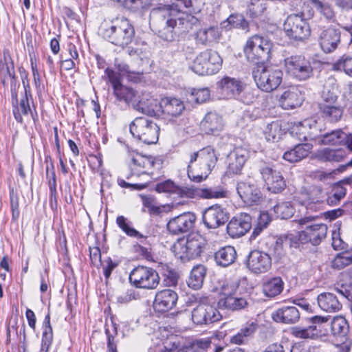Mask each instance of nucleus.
Instances as JSON below:
<instances>
[{
    "mask_svg": "<svg viewBox=\"0 0 352 352\" xmlns=\"http://www.w3.org/2000/svg\"><path fill=\"white\" fill-rule=\"evenodd\" d=\"M236 190L241 199L248 204H257L262 199L260 190L254 185L245 182H239Z\"/></svg>",
    "mask_w": 352,
    "mask_h": 352,
    "instance_id": "obj_25",
    "label": "nucleus"
},
{
    "mask_svg": "<svg viewBox=\"0 0 352 352\" xmlns=\"http://www.w3.org/2000/svg\"><path fill=\"white\" fill-rule=\"evenodd\" d=\"M338 99V96L331 94L329 98H325L326 102L319 104V111L322 116L329 119L331 122H337L342 116V110L333 105Z\"/></svg>",
    "mask_w": 352,
    "mask_h": 352,
    "instance_id": "obj_27",
    "label": "nucleus"
},
{
    "mask_svg": "<svg viewBox=\"0 0 352 352\" xmlns=\"http://www.w3.org/2000/svg\"><path fill=\"white\" fill-rule=\"evenodd\" d=\"M290 333L299 338H314L318 336L316 325H310L307 328L292 327L290 328Z\"/></svg>",
    "mask_w": 352,
    "mask_h": 352,
    "instance_id": "obj_46",
    "label": "nucleus"
},
{
    "mask_svg": "<svg viewBox=\"0 0 352 352\" xmlns=\"http://www.w3.org/2000/svg\"><path fill=\"white\" fill-rule=\"evenodd\" d=\"M195 155L188 166V175L190 180L195 182H201L205 179L212 167L217 160L216 155H212L209 160L206 155Z\"/></svg>",
    "mask_w": 352,
    "mask_h": 352,
    "instance_id": "obj_10",
    "label": "nucleus"
},
{
    "mask_svg": "<svg viewBox=\"0 0 352 352\" xmlns=\"http://www.w3.org/2000/svg\"><path fill=\"white\" fill-rule=\"evenodd\" d=\"M218 89L227 98H232L239 95L243 89V82L229 76H224L217 83Z\"/></svg>",
    "mask_w": 352,
    "mask_h": 352,
    "instance_id": "obj_24",
    "label": "nucleus"
},
{
    "mask_svg": "<svg viewBox=\"0 0 352 352\" xmlns=\"http://www.w3.org/2000/svg\"><path fill=\"white\" fill-rule=\"evenodd\" d=\"M100 34L106 41L122 48L131 44L135 37V28L125 16L104 20L99 28Z\"/></svg>",
    "mask_w": 352,
    "mask_h": 352,
    "instance_id": "obj_1",
    "label": "nucleus"
},
{
    "mask_svg": "<svg viewBox=\"0 0 352 352\" xmlns=\"http://www.w3.org/2000/svg\"><path fill=\"white\" fill-rule=\"evenodd\" d=\"M245 265L252 274H264L272 267V258L265 252L254 250L247 256Z\"/></svg>",
    "mask_w": 352,
    "mask_h": 352,
    "instance_id": "obj_13",
    "label": "nucleus"
},
{
    "mask_svg": "<svg viewBox=\"0 0 352 352\" xmlns=\"http://www.w3.org/2000/svg\"><path fill=\"white\" fill-rule=\"evenodd\" d=\"M317 300L320 308L326 312H336L342 309V304L332 293H322L318 296Z\"/></svg>",
    "mask_w": 352,
    "mask_h": 352,
    "instance_id": "obj_28",
    "label": "nucleus"
},
{
    "mask_svg": "<svg viewBox=\"0 0 352 352\" xmlns=\"http://www.w3.org/2000/svg\"><path fill=\"white\" fill-rule=\"evenodd\" d=\"M221 315L213 305L200 303L192 311V320L197 324H208L219 321Z\"/></svg>",
    "mask_w": 352,
    "mask_h": 352,
    "instance_id": "obj_14",
    "label": "nucleus"
},
{
    "mask_svg": "<svg viewBox=\"0 0 352 352\" xmlns=\"http://www.w3.org/2000/svg\"><path fill=\"white\" fill-rule=\"evenodd\" d=\"M218 307L231 311H239L246 308L249 303L244 297L239 296V293L228 298H219Z\"/></svg>",
    "mask_w": 352,
    "mask_h": 352,
    "instance_id": "obj_29",
    "label": "nucleus"
},
{
    "mask_svg": "<svg viewBox=\"0 0 352 352\" xmlns=\"http://www.w3.org/2000/svg\"><path fill=\"white\" fill-rule=\"evenodd\" d=\"M335 72H343L347 76L352 77V54H343L331 66Z\"/></svg>",
    "mask_w": 352,
    "mask_h": 352,
    "instance_id": "obj_37",
    "label": "nucleus"
},
{
    "mask_svg": "<svg viewBox=\"0 0 352 352\" xmlns=\"http://www.w3.org/2000/svg\"><path fill=\"white\" fill-rule=\"evenodd\" d=\"M237 254L235 248L231 245L221 248L214 254V259L218 265L228 267L234 263Z\"/></svg>",
    "mask_w": 352,
    "mask_h": 352,
    "instance_id": "obj_31",
    "label": "nucleus"
},
{
    "mask_svg": "<svg viewBox=\"0 0 352 352\" xmlns=\"http://www.w3.org/2000/svg\"><path fill=\"white\" fill-rule=\"evenodd\" d=\"M286 240V236L278 237L274 246V256L278 258H281L285 256L284 243Z\"/></svg>",
    "mask_w": 352,
    "mask_h": 352,
    "instance_id": "obj_62",
    "label": "nucleus"
},
{
    "mask_svg": "<svg viewBox=\"0 0 352 352\" xmlns=\"http://www.w3.org/2000/svg\"><path fill=\"white\" fill-rule=\"evenodd\" d=\"M177 185L175 183L168 179L166 181L158 183L155 186V190L158 192H168L171 194L175 193Z\"/></svg>",
    "mask_w": 352,
    "mask_h": 352,
    "instance_id": "obj_60",
    "label": "nucleus"
},
{
    "mask_svg": "<svg viewBox=\"0 0 352 352\" xmlns=\"http://www.w3.org/2000/svg\"><path fill=\"white\" fill-rule=\"evenodd\" d=\"M200 126L202 131L208 135H216L223 128L222 118L217 113L213 112L206 114Z\"/></svg>",
    "mask_w": 352,
    "mask_h": 352,
    "instance_id": "obj_26",
    "label": "nucleus"
},
{
    "mask_svg": "<svg viewBox=\"0 0 352 352\" xmlns=\"http://www.w3.org/2000/svg\"><path fill=\"white\" fill-rule=\"evenodd\" d=\"M272 48L273 43L271 41L254 34L248 38L243 52L249 63L258 67L271 61Z\"/></svg>",
    "mask_w": 352,
    "mask_h": 352,
    "instance_id": "obj_2",
    "label": "nucleus"
},
{
    "mask_svg": "<svg viewBox=\"0 0 352 352\" xmlns=\"http://www.w3.org/2000/svg\"><path fill=\"white\" fill-rule=\"evenodd\" d=\"M311 124L309 120L293 123L289 125L288 131L292 138H297L300 141H306L308 138L312 139L311 133Z\"/></svg>",
    "mask_w": 352,
    "mask_h": 352,
    "instance_id": "obj_30",
    "label": "nucleus"
},
{
    "mask_svg": "<svg viewBox=\"0 0 352 352\" xmlns=\"http://www.w3.org/2000/svg\"><path fill=\"white\" fill-rule=\"evenodd\" d=\"M346 193V190L340 184H336L333 188V194L329 195L327 202L329 206L338 205Z\"/></svg>",
    "mask_w": 352,
    "mask_h": 352,
    "instance_id": "obj_51",
    "label": "nucleus"
},
{
    "mask_svg": "<svg viewBox=\"0 0 352 352\" xmlns=\"http://www.w3.org/2000/svg\"><path fill=\"white\" fill-rule=\"evenodd\" d=\"M287 74L302 81L314 75V68L309 58L304 55L291 56L287 58Z\"/></svg>",
    "mask_w": 352,
    "mask_h": 352,
    "instance_id": "obj_11",
    "label": "nucleus"
},
{
    "mask_svg": "<svg viewBox=\"0 0 352 352\" xmlns=\"http://www.w3.org/2000/svg\"><path fill=\"white\" fill-rule=\"evenodd\" d=\"M344 133L341 130L333 131L322 135L319 140L320 145L340 146L343 142Z\"/></svg>",
    "mask_w": 352,
    "mask_h": 352,
    "instance_id": "obj_41",
    "label": "nucleus"
},
{
    "mask_svg": "<svg viewBox=\"0 0 352 352\" xmlns=\"http://www.w3.org/2000/svg\"><path fill=\"white\" fill-rule=\"evenodd\" d=\"M16 80L14 64L0 65V81L4 88H8L9 80Z\"/></svg>",
    "mask_w": 352,
    "mask_h": 352,
    "instance_id": "obj_45",
    "label": "nucleus"
},
{
    "mask_svg": "<svg viewBox=\"0 0 352 352\" xmlns=\"http://www.w3.org/2000/svg\"><path fill=\"white\" fill-rule=\"evenodd\" d=\"M12 112L15 120L19 123H23V116H28V114H31L34 122L38 121V114L34 105L31 91H30V94L24 91V94L22 96L20 102L13 104Z\"/></svg>",
    "mask_w": 352,
    "mask_h": 352,
    "instance_id": "obj_16",
    "label": "nucleus"
},
{
    "mask_svg": "<svg viewBox=\"0 0 352 352\" xmlns=\"http://www.w3.org/2000/svg\"><path fill=\"white\" fill-rule=\"evenodd\" d=\"M177 294L173 289H166L158 292L153 302V308L158 312H166L175 307Z\"/></svg>",
    "mask_w": 352,
    "mask_h": 352,
    "instance_id": "obj_20",
    "label": "nucleus"
},
{
    "mask_svg": "<svg viewBox=\"0 0 352 352\" xmlns=\"http://www.w3.org/2000/svg\"><path fill=\"white\" fill-rule=\"evenodd\" d=\"M162 16L166 19L167 28L170 29V32L177 25V21H181L184 19L183 14L179 9L173 5H166L162 8Z\"/></svg>",
    "mask_w": 352,
    "mask_h": 352,
    "instance_id": "obj_33",
    "label": "nucleus"
},
{
    "mask_svg": "<svg viewBox=\"0 0 352 352\" xmlns=\"http://www.w3.org/2000/svg\"><path fill=\"white\" fill-rule=\"evenodd\" d=\"M10 199L12 219L16 221L19 217V204L18 195L13 189L10 191Z\"/></svg>",
    "mask_w": 352,
    "mask_h": 352,
    "instance_id": "obj_59",
    "label": "nucleus"
},
{
    "mask_svg": "<svg viewBox=\"0 0 352 352\" xmlns=\"http://www.w3.org/2000/svg\"><path fill=\"white\" fill-rule=\"evenodd\" d=\"M132 135L145 144H155L159 138L160 127L153 120L145 117L135 118L129 126Z\"/></svg>",
    "mask_w": 352,
    "mask_h": 352,
    "instance_id": "obj_7",
    "label": "nucleus"
},
{
    "mask_svg": "<svg viewBox=\"0 0 352 352\" xmlns=\"http://www.w3.org/2000/svg\"><path fill=\"white\" fill-rule=\"evenodd\" d=\"M283 73L270 65H258L253 70V77L257 87L265 92L276 89L282 82Z\"/></svg>",
    "mask_w": 352,
    "mask_h": 352,
    "instance_id": "obj_6",
    "label": "nucleus"
},
{
    "mask_svg": "<svg viewBox=\"0 0 352 352\" xmlns=\"http://www.w3.org/2000/svg\"><path fill=\"white\" fill-rule=\"evenodd\" d=\"M228 219L226 211L219 205L208 208L203 214V221L210 229L217 228L224 224Z\"/></svg>",
    "mask_w": 352,
    "mask_h": 352,
    "instance_id": "obj_21",
    "label": "nucleus"
},
{
    "mask_svg": "<svg viewBox=\"0 0 352 352\" xmlns=\"http://www.w3.org/2000/svg\"><path fill=\"white\" fill-rule=\"evenodd\" d=\"M303 101L301 92L297 87L290 86L287 89V108L294 109L300 107Z\"/></svg>",
    "mask_w": 352,
    "mask_h": 352,
    "instance_id": "obj_49",
    "label": "nucleus"
},
{
    "mask_svg": "<svg viewBox=\"0 0 352 352\" xmlns=\"http://www.w3.org/2000/svg\"><path fill=\"white\" fill-rule=\"evenodd\" d=\"M53 341V331L50 324V316L47 314L43 322V333L41 349L49 351Z\"/></svg>",
    "mask_w": 352,
    "mask_h": 352,
    "instance_id": "obj_36",
    "label": "nucleus"
},
{
    "mask_svg": "<svg viewBox=\"0 0 352 352\" xmlns=\"http://www.w3.org/2000/svg\"><path fill=\"white\" fill-rule=\"evenodd\" d=\"M196 216L192 212H184L173 219L168 224L167 229L173 234H179L188 232L194 227Z\"/></svg>",
    "mask_w": 352,
    "mask_h": 352,
    "instance_id": "obj_19",
    "label": "nucleus"
},
{
    "mask_svg": "<svg viewBox=\"0 0 352 352\" xmlns=\"http://www.w3.org/2000/svg\"><path fill=\"white\" fill-rule=\"evenodd\" d=\"M352 263V254L349 252L338 254L332 261V267L341 270Z\"/></svg>",
    "mask_w": 352,
    "mask_h": 352,
    "instance_id": "obj_55",
    "label": "nucleus"
},
{
    "mask_svg": "<svg viewBox=\"0 0 352 352\" xmlns=\"http://www.w3.org/2000/svg\"><path fill=\"white\" fill-rule=\"evenodd\" d=\"M314 5L319 10V11L327 19H331L334 16L333 9L329 5L323 4L318 0H311Z\"/></svg>",
    "mask_w": 352,
    "mask_h": 352,
    "instance_id": "obj_61",
    "label": "nucleus"
},
{
    "mask_svg": "<svg viewBox=\"0 0 352 352\" xmlns=\"http://www.w3.org/2000/svg\"><path fill=\"white\" fill-rule=\"evenodd\" d=\"M108 82L111 85L113 94L116 100L126 105L135 104L140 98L138 91L133 87L122 83V76L120 72L112 68L107 67L104 70Z\"/></svg>",
    "mask_w": 352,
    "mask_h": 352,
    "instance_id": "obj_4",
    "label": "nucleus"
},
{
    "mask_svg": "<svg viewBox=\"0 0 352 352\" xmlns=\"http://www.w3.org/2000/svg\"><path fill=\"white\" fill-rule=\"evenodd\" d=\"M175 194L182 198H195L198 197V188L177 186Z\"/></svg>",
    "mask_w": 352,
    "mask_h": 352,
    "instance_id": "obj_57",
    "label": "nucleus"
},
{
    "mask_svg": "<svg viewBox=\"0 0 352 352\" xmlns=\"http://www.w3.org/2000/svg\"><path fill=\"white\" fill-rule=\"evenodd\" d=\"M222 63V58L217 52L206 49L197 55L191 69L201 76L213 75L221 69Z\"/></svg>",
    "mask_w": 352,
    "mask_h": 352,
    "instance_id": "obj_5",
    "label": "nucleus"
},
{
    "mask_svg": "<svg viewBox=\"0 0 352 352\" xmlns=\"http://www.w3.org/2000/svg\"><path fill=\"white\" fill-rule=\"evenodd\" d=\"M228 196V191L221 186L198 188V197L203 199H221Z\"/></svg>",
    "mask_w": 352,
    "mask_h": 352,
    "instance_id": "obj_35",
    "label": "nucleus"
},
{
    "mask_svg": "<svg viewBox=\"0 0 352 352\" xmlns=\"http://www.w3.org/2000/svg\"><path fill=\"white\" fill-rule=\"evenodd\" d=\"M103 274L106 278H109L111 272L118 266V263L113 262L111 258H107L102 263Z\"/></svg>",
    "mask_w": 352,
    "mask_h": 352,
    "instance_id": "obj_64",
    "label": "nucleus"
},
{
    "mask_svg": "<svg viewBox=\"0 0 352 352\" xmlns=\"http://www.w3.org/2000/svg\"><path fill=\"white\" fill-rule=\"evenodd\" d=\"M228 21L233 28L245 30L249 27L248 22L241 14H231L228 17Z\"/></svg>",
    "mask_w": 352,
    "mask_h": 352,
    "instance_id": "obj_58",
    "label": "nucleus"
},
{
    "mask_svg": "<svg viewBox=\"0 0 352 352\" xmlns=\"http://www.w3.org/2000/svg\"><path fill=\"white\" fill-rule=\"evenodd\" d=\"M215 30L214 28L199 30L195 36L197 42L202 45H207L214 38Z\"/></svg>",
    "mask_w": 352,
    "mask_h": 352,
    "instance_id": "obj_54",
    "label": "nucleus"
},
{
    "mask_svg": "<svg viewBox=\"0 0 352 352\" xmlns=\"http://www.w3.org/2000/svg\"><path fill=\"white\" fill-rule=\"evenodd\" d=\"M162 160L153 155H135L132 158L133 167L143 168L147 170L152 168L160 170L162 167Z\"/></svg>",
    "mask_w": 352,
    "mask_h": 352,
    "instance_id": "obj_32",
    "label": "nucleus"
},
{
    "mask_svg": "<svg viewBox=\"0 0 352 352\" xmlns=\"http://www.w3.org/2000/svg\"><path fill=\"white\" fill-rule=\"evenodd\" d=\"M211 346V341L208 339L197 340L190 345L184 346L177 352H208Z\"/></svg>",
    "mask_w": 352,
    "mask_h": 352,
    "instance_id": "obj_43",
    "label": "nucleus"
},
{
    "mask_svg": "<svg viewBox=\"0 0 352 352\" xmlns=\"http://www.w3.org/2000/svg\"><path fill=\"white\" fill-rule=\"evenodd\" d=\"M311 4L314 5L311 0H297L296 6L300 7L298 14L305 20L311 18L314 14V11Z\"/></svg>",
    "mask_w": 352,
    "mask_h": 352,
    "instance_id": "obj_56",
    "label": "nucleus"
},
{
    "mask_svg": "<svg viewBox=\"0 0 352 352\" xmlns=\"http://www.w3.org/2000/svg\"><path fill=\"white\" fill-rule=\"evenodd\" d=\"M327 233V226L323 223L307 226L305 230L287 234L290 246L298 248L300 245L310 243L313 245L320 243Z\"/></svg>",
    "mask_w": 352,
    "mask_h": 352,
    "instance_id": "obj_8",
    "label": "nucleus"
},
{
    "mask_svg": "<svg viewBox=\"0 0 352 352\" xmlns=\"http://www.w3.org/2000/svg\"><path fill=\"white\" fill-rule=\"evenodd\" d=\"M129 281L138 288L153 289L159 285L160 277L153 268L139 265L130 272Z\"/></svg>",
    "mask_w": 352,
    "mask_h": 352,
    "instance_id": "obj_9",
    "label": "nucleus"
},
{
    "mask_svg": "<svg viewBox=\"0 0 352 352\" xmlns=\"http://www.w3.org/2000/svg\"><path fill=\"white\" fill-rule=\"evenodd\" d=\"M206 239L198 233L179 239L172 246L175 257L182 262L195 259L201 256L206 246Z\"/></svg>",
    "mask_w": 352,
    "mask_h": 352,
    "instance_id": "obj_3",
    "label": "nucleus"
},
{
    "mask_svg": "<svg viewBox=\"0 0 352 352\" xmlns=\"http://www.w3.org/2000/svg\"><path fill=\"white\" fill-rule=\"evenodd\" d=\"M266 133L269 138H271L274 141L281 139L286 133L285 129L283 128L282 123L279 120L272 122L267 125Z\"/></svg>",
    "mask_w": 352,
    "mask_h": 352,
    "instance_id": "obj_50",
    "label": "nucleus"
},
{
    "mask_svg": "<svg viewBox=\"0 0 352 352\" xmlns=\"http://www.w3.org/2000/svg\"><path fill=\"white\" fill-rule=\"evenodd\" d=\"M120 6L127 8L134 9L144 4V0H113Z\"/></svg>",
    "mask_w": 352,
    "mask_h": 352,
    "instance_id": "obj_63",
    "label": "nucleus"
},
{
    "mask_svg": "<svg viewBox=\"0 0 352 352\" xmlns=\"http://www.w3.org/2000/svg\"><path fill=\"white\" fill-rule=\"evenodd\" d=\"M287 36L297 41H302L310 34V29L306 20L298 14L287 16Z\"/></svg>",
    "mask_w": 352,
    "mask_h": 352,
    "instance_id": "obj_15",
    "label": "nucleus"
},
{
    "mask_svg": "<svg viewBox=\"0 0 352 352\" xmlns=\"http://www.w3.org/2000/svg\"><path fill=\"white\" fill-rule=\"evenodd\" d=\"M318 42L324 52H332L340 42V32L334 27H328L320 33Z\"/></svg>",
    "mask_w": 352,
    "mask_h": 352,
    "instance_id": "obj_22",
    "label": "nucleus"
},
{
    "mask_svg": "<svg viewBox=\"0 0 352 352\" xmlns=\"http://www.w3.org/2000/svg\"><path fill=\"white\" fill-rule=\"evenodd\" d=\"M134 108L144 114L160 117V100H158L149 94H142V96H140L134 104Z\"/></svg>",
    "mask_w": 352,
    "mask_h": 352,
    "instance_id": "obj_23",
    "label": "nucleus"
},
{
    "mask_svg": "<svg viewBox=\"0 0 352 352\" xmlns=\"http://www.w3.org/2000/svg\"><path fill=\"white\" fill-rule=\"evenodd\" d=\"M331 329L333 336H344L349 330L347 321L342 316H336L331 320Z\"/></svg>",
    "mask_w": 352,
    "mask_h": 352,
    "instance_id": "obj_44",
    "label": "nucleus"
},
{
    "mask_svg": "<svg viewBox=\"0 0 352 352\" xmlns=\"http://www.w3.org/2000/svg\"><path fill=\"white\" fill-rule=\"evenodd\" d=\"M246 160L245 155H228L227 174L230 175L240 173Z\"/></svg>",
    "mask_w": 352,
    "mask_h": 352,
    "instance_id": "obj_40",
    "label": "nucleus"
},
{
    "mask_svg": "<svg viewBox=\"0 0 352 352\" xmlns=\"http://www.w3.org/2000/svg\"><path fill=\"white\" fill-rule=\"evenodd\" d=\"M283 289V282L280 278H274L263 285V291L266 296L274 297Z\"/></svg>",
    "mask_w": 352,
    "mask_h": 352,
    "instance_id": "obj_39",
    "label": "nucleus"
},
{
    "mask_svg": "<svg viewBox=\"0 0 352 352\" xmlns=\"http://www.w3.org/2000/svg\"><path fill=\"white\" fill-rule=\"evenodd\" d=\"M144 207L148 209V212L153 214H159L162 212V208L158 206L155 198L151 195H140Z\"/></svg>",
    "mask_w": 352,
    "mask_h": 352,
    "instance_id": "obj_52",
    "label": "nucleus"
},
{
    "mask_svg": "<svg viewBox=\"0 0 352 352\" xmlns=\"http://www.w3.org/2000/svg\"><path fill=\"white\" fill-rule=\"evenodd\" d=\"M206 274V269L204 265H199L194 267L187 281L189 287L193 289H200L203 285Z\"/></svg>",
    "mask_w": 352,
    "mask_h": 352,
    "instance_id": "obj_34",
    "label": "nucleus"
},
{
    "mask_svg": "<svg viewBox=\"0 0 352 352\" xmlns=\"http://www.w3.org/2000/svg\"><path fill=\"white\" fill-rule=\"evenodd\" d=\"M259 170L268 190L278 193L284 190L285 181L279 171L267 166L261 167Z\"/></svg>",
    "mask_w": 352,
    "mask_h": 352,
    "instance_id": "obj_18",
    "label": "nucleus"
},
{
    "mask_svg": "<svg viewBox=\"0 0 352 352\" xmlns=\"http://www.w3.org/2000/svg\"><path fill=\"white\" fill-rule=\"evenodd\" d=\"M239 282L236 280H226L220 287V298H228L239 293Z\"/></svg>",
    "mask_w": 352,
    "mask_h": 352,
    "instance_id": "obj_48",
    "label": "nucleus"
},
{
    "mask_svg": "<svg viewBox=\"0 0 352 352\" xmlns=\"http://www.w3.org/2000/svg\"><path fill=\"white\" fill-rule=\"evenodd\" d=\"M210 90L208 88H192L188 96L190 102L201 104L210 98Z\"/></svg>",
    "mask_w": 352,
    "mask_h": 352,
    "instance_id": "obj_47",
    "label": "nucleus"
},
{
    "mask_svg": "<svg viewBox=\"0 0 352 352\" xmlns=\"http://www.w3.org/2000/svg\"><path fill=\"white\" fill-rule=\"evenodd\" d=\"M116 223L118 227L128 236L140 239L142 243L144 242L143 241L146 240L145 236H143L138 230L130 226L127 219L124 217L118 216L116 219Z\"/></svg>",
    "mask_w": 352,
    "mask_h": 352,
    "instance_id": "obj_42",
    "label": "nucleus"
},
{
    "mask_svg": "<svg viewBox=\"0 0 352 352\" xmlns=\"http://www.w3.org/2000/svg\"><path fill=\"white\" fill-rule=\"evenodd\" d=\"M160 117L175 122L186 111L184 102L175 96H165L160 98Z\"/></svg>",
    "mask_w": 352,
    "mask_h": 352,
    "instance_id": "obj_12",
    "label": "nucleus"
},
{
    "mask_svg": "<svg viewBox=\"0 0 352 352\" xmlns=\"http://www.w3.org/2000/svg\"><path fill=\"white\" fill-rule=\"evenodd\" d=\"M145 237L146 238V240L143 241V243L140 241V239H138L140 243L134 245L133 248L134 251L143 258L150 261L153 257L151 254V245L148 240V237Z\"/></svg>",
    "mask_w": 352,
    "mask_h": 352,
    "instance_id": "obj_53",
    "label": "nucleus"
},
{
    "mask_svg": "<svg viewBox=\"0 0 352 352\" xmlns=\"http://www.w3.org/2000/svg\"><path fill=\"white\" fill-rule=\"evenodd\" d=\"M252 227V217L247 213H241L231 219L227 225V232L233 239L245 235Z\"/></svg>",
    "mask_w": 352,
    "mask_h": 352,
    "instance_id": "obj_17",
    "label": "nucleus"
},
{
    "mask_svg": "<svg viewBox=\"0 0 352 352\" xmlns=\"http://www.w3.org/2000/svg\"><path fill=\"white\" fill-rule=\"evenodd\" d=\"M266 10L264 0H250L248 4L247 15L251 19H258L264 15Z\"/></svg>",
    "mask_w": 352,
    "mask_h": 352,
    "instance_id": "obj_38",
    "label": "nucleus"
}]
</instances>
